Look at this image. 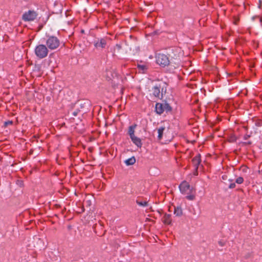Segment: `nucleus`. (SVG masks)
Here are the masks:
<instances>
[{"mask_svg": "<svg viewBox=\"0 0 262 262\" xmlns=\"http://www.w3.org/2000/svg\"><path fill=\"white\" fill-rule=\"evenodd\" d=\"M138 49H139V48L138 47H136V52L135 53H134V54H135L136 53H137L138 51Z\"/></svg>", "mask_w": 262, "mask_h": 262, "instance_id": "30", "label": "nucleus"}, {"mask_svg": "<svg viewBox=\"0 0 262 262\" xmlns=\"http://www.w3.org/2000/svg\"><path fill=\"white\" fill-rule=\"evenodd\" d=\"M48 49L46 45H39L37 46L34 50L36 56L39 59L46 57L48 54Z\"/></svg>", "mask_w": 262, "mask_h": 262, "instance_id": "1", "label": "nucleus"}, {"mask_svg": "<svg viewBox=\"0 0 262 262\" xmlns=\"http://www.w3.org/2000/svg\"><path fill=\"white\" fill-rule=\"evenodd\" d=\"M192 162L193 165L195 167V168L197 169L201 162L200 155H198L195 157H194L192 160Z\"/></svg>", "mask_w": 262, "mask_h": 262, "instance_id": "9", "label": "nucleus"}, {"mask_svg": "<svg viewBox=\"0 0 262 262\" xmlns=\"http://www.w3.org/2000/svg\"><path fill=\"white\" fill-rule=\"evenodd\" d=\"M149 209V208H148V210ZM148 213H149V210H148ZM148 222H150V221H152V222L153 221L149 218V217L151 216V215L149 213H148Z\"/></svg>", "mask_w": 262, "mask_h": 262, "instance_id": "25", "label": "nucleus"}, {"mask_svg": "<svg viewBox=\"0 0 262 262\" xmlns=\"http://www.w3.org/2000/svg\"><path fill=\"white\" fill-rule=\"evenodd\" d=\"M244 179L242 177H238L236 180V182L237 184H242L243 182Z\"/></svg>", "mask_w": 262, "mask_h": 262, "instance_id": "20", "label": "nucleus"}, {"mask_svg": "<svg viewBox=\"0 0 262 262\" xmlns=\"http://www.w3.org/2000/svg\"><path fill=\"white\" fill-rule=\"evenodd\" d=\"M260 4H258V8H260Z\"/></svg>", "mask_w": 262, "mask_h": 262, "instance_id": "33", "label": "nucleus"}, {"mask_svg": "<svg viewBox=\"0 0 262 262\" xmlns=\"http://www.w3.org/2000/svg\"><path fill=\"white\" fill-rule=\"evenodd\" d=\"M222 178H223V179H225V177L224 176H223V177H222Z\"/></svg>", "mask_w": 262, "mask_h": 262, "instance_id": "35", "label": "nucleus"}, {"mask_svg": "<svg viewBox=\"0 0 262 262\" xmlns=\"http://www.w3.org/2000/svg\"><path fill=\"white\" fill-rule=\"evenodd\" d=\"M132 141L135 143L138 147H140L141 145V140L139 138L136 137L135 136L130 137Z\"/></svg>", "mask_w": 262, "mask_h": 262, "instance_id": "11", "label": "nucleus"}, {"mask_svg": "<svg viewBox=\"0 0 262 262\" xmlns=\"http://www.w3.org/2000/svg\"><path fill=\"white\" fill-rule=\"evenodd\" d=\"M235 187V183H231L229 186V187L231 189Z\"/></svg>", "mask_w": 262, "mask_h": 262, "instance_id": "22", "label": "nucleus"}, {"mask_svg": "<svg viewBox=\"0 0 262 262\" xmlns=\"http://www.w3.org/2000/svg\"><path fill=\"white\" fill-rule=\"evenodd\" d=\"M46 43L48 49L50 50H55L59 47L60 41L56 37L54 36H49L48 37Z\"/></svg>", "mask_w": 262, "mask_h": 262, "instance_id": "2", "label": "nucleus"}, {"mask_svg": "<svg viewBox=\"0 0 262 262\" xmlns=\"http://www.w3.org/2000/svg\"><path fill=\"white\" fill-rule=\"evenodd\" d=\"M37 17V13L34 11L29 10L24 13L22 19L25 21H33Z\"/></svg>", "mask_w": 262, "mask_h": 262, "instance_id": "4", "label": "nucleus"}, {"mask_svg": "<svg viewBox=\"0 0 262 262\" xmlns=\"http://www.w3.org/2000/svg\"><path fill=\"white\" fill-rule=\"evenodd\" d=\"M113 74V72L112 71H108L106 72V77L109 80L111 79V75Z\"/></svg>", "mask_w": 262, "mask_h": 262, "instance_id": "19", "label": "nucleus"}, {"mask_svg": "<svg viewBox=\"0 0 262 262\" xmlns=\"http://www.w3.org/2000/svg\"><path fill=\"white\" fill-rule=\"evenodd\" d=\"M174 214L177 216H180L182 214V210L180 207L174 208Z\"/></svg>", "mask_w": 262, "mask_h": 262, "instance_id": "16", "label": "nucleus"}, {"mask_svg": "<svg viewBox=\"0 0 262 262\" xmlns=\"http://www.w3.org/2000/svg\"><path fill=\"white\" fill-rule=\"evenodd\" d=\"M163 221L166 224H170L171 222V215L165 214L163 217Z\"/></svg>", "mask_w": 262, "mask_h": 262, "instance_id": "10", "label": "nucleus"}, {"mask_svg": "<svg viewBox=\"0 0 262 262\" xmlns=\"http://www.w3.org/2000/svg\"><path fill=\"white\" fill-rule=\"evenodd\" d=\"M186 198L189 200H193L194 199V195L193 194L188 195L186 196Z\"/></svg>", "mask_w": 262, "mask_h": 262, "instance_id": "21", "label": "nucleus"}, {"mask_svg": "<svg viewBox=\"0 0 262 262\" xmlns=\"http://www.w3.org/2000/svg\"><path fill=\"white\" fill-rule=\"evenodd\" d=\"M153 58V57H152V56H149V58Z\"/></svg>", "mask_w": 262, "mask_h": 262, "instance_id": "34", "label": "nucleus"}, {"mask_svg": "<svg viewBox=\"0 0 262 262\" xmlns=\"http://www.w3.org/2000/svg\"><path fill=\"white\" fill-rule=\"evenodd\" d=\"M138 68L139 70V72L140 73H145V71L147 70L146 67L145 65L138 64Z\"/></svg>", "mask_w": 262, "mask_h": 262, "instance_id": "14", "label": "nucleus"}, {"mask_svg": "<svg viewBox=\"0 0 262 262\" xmlns=\"http://www.w3.org/2000/svg\"><path fill=\"white\" fill-rule=\"evenodd\" d=\"M152 95L155 98H162V92L161 93L160 87L157 85H153Z\"/></svg>", "mask_w": 262, "mask_h": 262, "instance_id": "6", "label": "nucleus"}, {"mask_svg": "<svg viewBox=\"0 0 262 262\" xmlns=\"http://www.w3.org/2000/svg\"><path fill=\"white\" fill-rule=\"evenodd\" d=\"M179 189L183 194L192 193L193 191V188H190L189 185L186 182H182L179 186Z\"/></svg>", "mask_w": 262, "mask_h": 262, "instance_id": "5", "label": "nucleus"}, {"mask_svg": "<svg viewBox=\"0 0 262 262\" xmlns=\"http://www.w3.org/2000/svg\"><path fill=\"white\" fill-rule=\"evenodd\" d=\"M150 209H151V211H154V210L152 209L151 207L150 208Z\"/></svg>", "mask_w": 262, "mask_h": 262, "instance_id": "32", "label": "nucleus"}, {"mask_svg": "<svg viewBox=\"0 0 262 262\" xmlns=\"http://www.w3.org/2000/svg\"><path fill=\"white\" fill-rule=\"evenodd\" d=\"M136 127V125H133L132 126H130L129 127L128 129V134L130 136V137H132L135 136L134 132H135V129Z\"/></svg>", "mask_w": 262, "mask_h": 262, "instance_id": "13", "label": "nucleus"}, {"mask_svg": "<svg viewBox=\"0 0 262 262\" xmlns=\"http://www.w3.org/2000/svg\"><path fill=\"white\" fill-rule=\"evenodd\" d=\"M219 244L221 246H223L224 245V242L223 241H220L219 242Z\"/></svg>", "mask_w": 262, "mask_h": 262, "instance_id": "27", "label": "nucleus"}, {"mask_svg": "<svg viewBox=\"0 0 262 262\" xmlns=\"http://www.w3.org/2000/svg\"><path fill=\"white\" fill-rule=\"evenodd\" d=\"M117 76V74L115 72L113 73V74L111 75V79L114 78L115 77Z\"/></svg>", "mask_w": 262, "mask_h": 262, "instance_id": "23", "label": "nucleus"}, {"mask_svg": "<svg viewBox=\"0 0 262 262\" xmlns=\"http://www.w3.org/2000/svg\"><path fill=\"white\" fill-rule=\"evenodd\" d=\"M12 123V121H8L7 122H5V124L6 126V125H9V124H11Z\"/></svg>", "mask_w": 262, "mask_h": 262, "instance_id": "24", "label": "nucleus"}, {"mask_svg": "<svg viewBox=\"0 0 262 262\" xmlns=\"http://www.w3.org/2000/svg\"><path fill=\"white\" fill-rule=\"evenodd\" d=\"M77 112H74L73 113V115H74V116H75L77 115Z\"/></svg>", "mask_w": 262, "mask_h": 262, "instance_id": "31", "label": "nucleus"}, {"mask_svg": "<svg viewBox=\"0 0 262 262\" xmlns=\"http://www.w3.org/2000/svg\"><path fill=\"white\" fill-rule=\"evenodd\" d=\"M106 45V40L104 38H101L100 40L95 41L94 45L96 48H104Z\"/></svg>", "mask_w": 262, "mask_h": 262, "instance_id": "7", "label": "nucleus"}, {"mask_svg": "<svg viewBox=\"0 0 262 262\" xmlns=\"http://www.w3.org/2000/svg\"><path fill=\"white\" fill-rule=\"evenodd\" d=\"M136 162V159L134 157H132L130 158H129L125 161V163L126 165H132L134 164Z\"/></svg>", "mask_w": 262, "mask_h": 262, "instance_id": "12", "label": "nucleus"}, {"mask_svg": "<svg viewBox=\"0 0 262 262\" xmlns=\"http://www.w3.org/2000/svg\"><path fill=\"white\" fill-rule=\"evenodd\" d=\"M164 104L157 103L156 105L155 109L157 114H161L164 112Z\"/></svg>", "mask_w": 262, "mask_h": 262, "instance_id": "8", "label": "nucleus"}, {"mask_svg": "<svg viewBox=\"0 0 262 262\" xmlns=\"http://www.w3.org/2000/svg\"><path fill=\"white\" fill-rule=\"evenodd\" d=\"M238 20V19L237 18H235L234 21V24L235 25L237 24Z\"/></svg>", "mask_w": 262, "mask_h": 262, "instance_id": "28", "label": "nucleus"}, {"mask_svg": "<svg viewBox=\"0 0 262 262\" xmlns=\"http://www.w3.org/2000/svg\"><path fill=\"white\" fill-rule=\"evenodd\" d=\"M165 128L161 127L158 129V139H161L162 137L163 131L164 130Z\"/></svg>", "mask_w": 262, "mask_h": 262, "instance_id": "15", "label": "nucleus"}, {"mask_svg": "<svg viewBox=\"0 0 262 262\" xmlns=\"http://www.w3.org/2000/svg\"><path fill=\"white\" fill-rule=\"evenodd\" d=\"M250 136L249 135H246L244 137L245 140H247Z\"/></svg>", "mask_w": 262, "mask_h": 262, "instance_id": "29", "label": "nucleus"}, {"mask_svg": "<svg viewBox=\"0 0 262 262\" xmlns=\"http://www.w3.org/2000/svg\"><path fill=\"white\" fill-rule=\"evenodd\" d=\"M156 58L157 63L162 66L165 67L169 64L168 57L164 54H158Z\"/></svg>", "mask_w": 262, "mask_h": 262, "instance_id": "3", "label": "nucleus"}, {"mask_svg": "<svg viewBox=\"0 0 262 262\" xmlns=\"http://www.w3.org/2000/svg\"><path fill=\"white\" fill-rule=\"evenodd\" d=\"M255 18H259V21H260V22H262V18H259V17H258V16H253L252 18V19H253V20H254V19H255Z\"/></svg>", "mask_w": 262, "mask_h": 262, "instance_id": "26", "label": "nucleus"}, {"mask_svg": "<svg viewBox=\"0 0 262 262\" xmlns=\"http://www.w3.org/2000/svg\"><path fill=\"white\" fill-rule=\"evenodd\" d=\"M247 144H251V142H248L247 143Z\"/></svg>", "mask_w": 262, "mask_h": 262, "instance_id": "36", "label": "nucleus"}, {"mask_svg": "<svg viewBox=\"0 0 262 262\" xmlns=\"http://www.w3.org/2000/svg\"><path fill=\"white\" fill-rule=\"evenodd\" d=\"M164 112L166 111V112H170L171 110V107L170 106L166 103H164Z\"/></svg>", "mask_w": 262, "mask_h": 262, "instance_id": "17", "label": "nucleus"}, {"mask_svg": "<svg viewBox=\"0 0 262 262\" xmlns=\"http://www.w3.org/2000/svg\"><path fill=\"white\" fill-rule=\"evenodd\" d=\"M137 203L138 204H139V205L142 206H145L147 205V202H145V201H144V202L140 201L139 200H137Z\"/></svg>", "mask_w": 262, "mask_h": 262, "instance_id": "18", "label": "nucleus"}]
</instances>
